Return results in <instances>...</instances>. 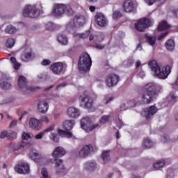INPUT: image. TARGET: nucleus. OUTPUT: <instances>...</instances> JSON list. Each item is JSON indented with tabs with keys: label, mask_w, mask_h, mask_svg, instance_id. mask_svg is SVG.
<instances>
[{
	"label": "nucleus",
	"mask_w": 178,
	"mask_h": 178,
	"mask_svg": "<svg viewBox=\"0 0 178 178\" xmlns=\"http://www.w3.org/2000/svg\"><path fill=\"white\" fill-rule=\"evenodd\" d=\"M134 63V60H133V58H129L128 60H127V66H130V65H132V63Z\"/></svg>",
	"instance_id": "nucleus-62"
},
{
	"label": "nucleus",
	"mask_w": 178,
	"mask_h": 178,
	"mask_svg": "<svg viewBox=\"0 0 178 178\" xmlns=\"http://www.w3.org/2000/svg\"><path fill=\"white\" fill-rule=\"evenodd\" d=\"M165 35H168V32H163V33H161L158 38H157V40L159 41H161V40L162 38H163V37H165Z\"/></svg>",
	"instance_id": "nucleus-58"
},
{
	"label": "nucleus",
	"mask_w": 178,
	"mask_h": 178,
	"mask_svg": "<svg viewBox=\"0 0 178 178\" xmlns=\"http://www.w3.org/2000/svg\"><path fill=\"white\" fill-rule=\"evenodd\" d=\"M155 83H149L144 86L143 90L144 92H146L143 95H151L153 97L154 95V90H155Z\"/></svg>",
	"instance_id": "nucleus-20"
},
{
	"label": "nucleus",
	"mask_w": 178,
	"mask_h": 178,
	"mask_svg": "<svg viewBox=\"0 0 178 178\" xmlns=\"http://www.w3.org/2000/svg\"><path fill=\"white\" fill-rule=\"evenodd\" d=\"M95 20L98 26H99L100 27H105V26L108 24L106 17L102 13H97L95 15Z\"/></svg>",
	"instance_id": "nucleus-15"
},
{
	"label": "nucleus",
	"mask_w": 178,
	"mask_h": 178,
	"mask_svg": "<svg viewBox=\"0 0 178 178\" xmlns=\"http://www.w3.org/2000/svg\"><path fill=\"white\" fill-rule=\"evenodd\" d=\"M22 140L26 141L29 140H31V138H33V134L30 132L24 131L22 135Z\"/></svg>",
	"instance_id": "nucleus-39"
},
{
	"label": "nucleus",
	"mask_w": 178,
	"mask_h": 178,
	"mask_svg": "<svg viewBox=\"0 0 178 178\" xmlns=\"http://www.w3.org/2000/svg\"><path fill=\"white\" fill-rule=\"evenodd\" d=\"M136 51H143V46L141 44H138L136 47Z\"/></svg>",
	"instance_id": "nucleus-63"
},
{
	"label": "nucleus",
	"mask_w": 178,
	"mask_h": 178,
	"mask_svg": "<svg viewBox=\"0 0 178 178\" xmlns=\"http://www.w3.org/2000/svg\"><path fill=\"white\" fill-rule=\"evenodd\" d=\"M49 109V105L46 100L40 101L38 104V111L40 113H47Z\"/></svg>",
	"instance_id": "nucleus-22"
},
{
	"label": "nucleus",
	"mask_w": 178,
	"mask_h": 178,
	"mask_svg": "<svg viewBox=\"0 0 178 178\" xmlns=\"http://www.w3.org/2000/svg\"><path fill=\"white\" fill-rule=\"evenodd\" d=\"M60 117V113H56L54 115V119H59Z\"/></svg>",
	"instance_id": "nucleus-64"
},
{
	"label": "nucleus",
	"mask_w": 178,
	"mask_h": 178,
	"mask_svg": "<svg viewBox=\"0 0 178 178\" xmlns=\"http://www.w3.org/2000/svg\"><path fill=\"white\" fill-rule=\"evenodd\" d=\"M41 122H44V123H48L49 122V118L47 116H42L40 119Z\"/></svg>",
	"instance_id": "nucleus-57"
},
{
	"label": "nucleus",
	"mask_w": 178,
	"mask_h": 178,
	"mask_svg": "<svg viewBox=\"0 0 178 178\" xmlns=\"http://www.w3.org/2000/svg\"><path fill=\"white\" fill-rule=\"evenodd\" d=\"M158 112V108L155 106H151L145 111V116L146 119H149L153 115Z\"/></svg>",
	"instance_id": "nucleus-27"
},
{
	"label": "nucleus",
	"mask_w": 178,
	"mask_h": 178,
	"mask_svg": "<svg viewBox=\"0 0 178 178\" xmlns=\"http://www.w3.org/2000/svg\"><path fill=\"white\" fill-rule=\"evenodd\" d=\"M49 132L50 134L49 135V138L51 141H54V143H59V135L56 134V132Z\"/></svg>",
	"instance_id": "nucleus-38"
},
{
	"label": "nucleus",
	"mask_w": 178,
	"mask_h": 178,
	"mask_svg": "<svg viewBox=\"0 0 178 178\" xmlns=\"http://www.w3.org/2000/svg\"><path fill=\"white\" fill-rule=\"evenodd\" d=\"M57 41L60 45H67L69 44V39L66 35L61 33L58 35Z\"/></svg>",
	"instance_id": "nucleus-31"
},
{
	"label": "nucleus",
	"mask_w": 178,
	"mask_h": 178,
	"mask_svg": "<svg viewBox=\"0 0 178 178\" xmlns=\"http://www.w3.org/2000/svg\"><path fill=\"white\" fill-rule=\"evenodd\" d=\"M145 2L147 4V5H154V3H158V5H159V3H162V2H161V0H144Z\"/></svg>",
	"instance_id": "nucleus-47"
},
{
	"label": "nucleus",
	"mask_w": 178,
	"mask_h": 178,
	"mask_svg": "<svg viewBox=\"0 0 178 178\" xmlns=\"http://www.w3.org/2000/svg\"><path fill=\"white\" fill-rule=\"evenodd\" d=\"M65 12H67L68 15H73V10L70 7H67L65 4L56 3L54 4L51 13L54 16H60Z\"/></svg>",
	"instance_id": "nucleus-5"
},
{
	"label": "nucleus",
	"mask_w": 178,
	"mask_h": 178,
	"mask_svg": "<svg viewBox=\"0 0 178 178\" xmlns=\"http://www.w3.org/2000/svg\"><path fill=\"white\" fill-rule=\"evenodd\" d=\"M151 26V21L149 19L143 18L139 19L137 23L135 24V29L137 31L143 32L146 29H148Z\"/></svg>",
	"instance_id": "nucleus-10"
},
{
	"label": "nucleus",
	"mask_w": 178,
	"mask_h": 178,
	"mask_svg": "<svg viewBox=\"0 0 178 178\" xmlns=\"http://www.w3.org/2000/svg\"><path fill=\"white\" fill-rule=\"evenodd\" d=\"M66 155V149L63 147L58 146L54 148L51 153V156L55 159H58V158H62V156H65Z\"/></svg>",
	"instance_id": "nucleus-14"
},
{
	"label": "nucleus",
	"mask_w": 178,
	"mask_h": 178,
	"mask_svg": "<svg viewBox=\"0 0 178 178\" xmlns=\"http://www.w3.org/2000/svg\"><path fill=\"white\" fill-rule=\"evenodd\" d=\"M81 105L84 108H92V99L88 95H84L81 97Z\"/></svg>",
	"instance_id": "nucleus-19"
},
{
	"label": "nucleus",
	"mask_w": 178,
	"mask_h": 178,
	"mask_svg": "<svg viewBox=\"0 0 178 178\" xmlns=\"http://www.w3.org/2000/svg\"><path fill=\"white\" fill-rule=\"evenodd\" d=\"M120 108H121L122 111H127V109L130 108V107L129 106L127 103H122L120 105Z\"/></svg>",
	"instance_id": "nucleus-52"
},
{
	"label": "nucleus",
	"mask_w": 178,
	"mask_h": 178,
	"mask_svg": "<svg viewBox=\"0 0 178 178\" xmlns=\"http://www.w3.org/2000/svg\"><path fill=\"white\" fill-rule=\"evenodd\" d=\"M74 20V22H76V23H79L80 26L86 24V18L83 16H76Z\"/></svg>",
	"instance_id": "nucleus-40"
},
{
	"label": "nucleus",
	"mask_w": 178,
	"mask_h": 178,
	"mask_svg": "<svg viewBox=\"0 0 178 178\" xmlns=\"http://www.w3.org/2000/svg\"><path fill=\"white\" fill-rule=\"evenodd\" d=\"M149 66L153 72L154 76L159 77V79H167L169 74H170L171 68L170 66H162L156 62L155 60L149 61Z\"/></svg>",
	"instance_id": "nucleus-1"
},
{
	"label": "nucleus",
	"mask_w": 178,
	"mask_h": 178,
	"mask_svg": "<svg viewBox=\"0 0 178 178\" xmlns=\"http://www.w3.org/2000/svg\"><path fill=\"white\" fill-rule=\"evenodd\" d=\"M112 101H113V97L111 95H106L104 96L103 102L105 105H108V104H109V102H112Z\"/></svg>",
	"instance_id": "nucleus-42"
},
{
	"label": "nucleus",
	"mask_w": 178,
	"mask_h": 178,
	"mask_svg": "<svg viewBox=\"0 0 178 178\" xmlns=\"http://www.w3.org/2000/svg\"><path fill=\"white\" fill-rule=\"evenodd\" d=\"M27 78L23 75H19L17 79V85L19 88L24 90L25 91H35L38 88H34L31 86L27 85Z\"/></svg>",
	"instance_id": "nucleus-9"
},
{
	"label": "nucleus",
	"mask_w": 178,
	"mask_h": 178,
	"mask_svg": "<svg viewBox=\"0 0 178 178\" xmlns=\"http://www.w3.org/2000/svg\"><path fill=\"white\" fill-rule=\"evenodd\" d=\"M17 125V120H13L10 124V129H13Z\"/></svg>",
	"instance_id": "nucleus-55"
},
{
	"label": "nucleus",
	"mask_w": 178,
	"mask_h": 178,
	"mask_svg": "<svg viewBox=\"0 0 178 178\" xmlns=\"http://www.w3.org/2000/svg\"><path fill=\"white\" fill-rule=\"evenodd\" d=\"M55 130V125H51L42 131L38 133L34 136L35 140H42V137L45 136V134H48V133H51V131H54Z\"/></svg>",
	"instance_id": "nucleus-24"
},
{
	"label": "nucleus",
	"mask_w": 178,
	"mask_h": 178,
	"mask_svg": "<svg viewBox=\"0 0 178 178\" xmlns=\"http://www.w3.org/2000/svg\"><path fill=\"white\" fill-rule=\"evenodd\" d=\"M142 146L143 148H151V147H154V142L149 138H146L144 139Z\"/></svg>",
	"instance_id": "nucleus-34"
},
{
	"label": "nucleus",
	"mask_w": 178,
	"mask_h": 178,
	"mask_svg": "<svg viewBox=\"0 0 178 178\" xmlns=\"http://www.w3.org/2000/svg\"><path fill=\"white\" fill-rule=\"evenodd\" d=\"M122 17V13H120V11L116 10L113 12V19H114L115 20H116V19H119V17Z\"/></svg>",
	"instance_id": "nucleus-48"
},
{
	"label": "nucleus",
	"mask_w": 178,
	"mask_h": 178,
	"mask_svg": "<svg viewBox=\"0 0 178 178\" xmlns=\"http://www.w3.org/2000/svg\"><path fill=\"white\" fill-rule=\"evenodd\" d=\"M51 60L44 58L41 62L42 66H49V65H51Z\"/></svg>",
	"instance_id": "nucleus-51"
},
{
	"label": "nucleus",
	"mask_w": 178,
	"mask_h": 178,
	"mask_svg": "<svg viewBox=\"0 0 178 178\" xmlns=\"http://www.w3.org/2000/svg\"><path fill=\"white\" fill-rule=\"evenodd\" d=\"M168 101L169 102H172V101H175L176 99V96H175L173 94H170L168 97H167Z\"/></svg>",
	"instance_id": "nucleus-54"
},
{
	"label": "nucleus",
	"mask_w": 178,
	"mask_h": 178,
	"mask_svg": "<svg viewBox=\"0 0 178 178\" xmlns=\"http://www.w3.org/2000/svg\"><path fill=\"white\" fill-rule=\"evenodd\" d=\"M165 47L168 51H173V49H175V41L172 40H168L165 43Z\"/></svg>",
	"instance_id": "nucleus-36"
},
{
	"label": "nucleus",
	"mask_w": 178,
	"mask_h": 178,
	"mask_svg": "<svg viewBox=\"0 0 178 178\" xmlns=\"http://www.w3.org/2000/svg\"><path fill=\"white\" fill-rule=\"evenodd\" d=\"M38 80H45L47 79V75L45 74H39L38 75Z\"/></svg>",
	"instance_id": "nucleus-56"
},
{
	"label": "nucleus",
	"mask_w": 178,
	"mask_h": 178,
	"mask_svg": "<svg viewBox=\"0 0 178 178\" xmlns=\"http://www.w3.org/2000/svg\"><path fill=\"white\" fill-rule=\"evenodd\" d=\"M24 17H37L40 15V10L35 6L27 5L22 11Z\"/></svg>",
	"instance_id": "nucleus-6"
},
{
	"label": "nucleus",
	"mask_w": 178,
	"mask_h": 178,
	"mask_svg": "<svg viewBox=\"0 0 178 178\" xmlns=\"http://www.w3.org/2000/svg\"><path fill=\"white\" fill-rule=\"evenodd\" d=\"M104 83L107 87H115L119 83V76L115 74H108L106 76Z\"/></svg>",
	"instance_id": "nucleus-11"
},
{
	"label": "nucleus",
	"mask_w": 178,
	"mask_h": 178,
	"mask_svg": "<svg viewBox=\"0 0 178 178\" xmlns=\"http://www.w3.org/2000/svg\"><path fill=\"white\" fill-rule=\"evenodd\" d=\"M168 136H163L161 137V140L162 143H168Z\"/></svg>",
	"instance_id": "nucleus-59"
},
{
	"label": "nucleus",
	"mask_w": 178,
	"mask_h": 178,
	"mask_svg": "<svg viewBox=\"0 0 178 178\" xmlns=\"http://www.w3.org/2000/svg\"><path fill=\"white\" fill-rule=\"evenodd\" d=\"M54 161L56 163V173H66V167H65V164H63V160L56 159Z\"/></svg>",
	"instance_id": "nucleus-16"
},
{
	"label": "nucleus",
	"mask_w": 178,
	"mask_h": 178,
	"mask_svg": "<svg viewBox=\"0 0 178 178\" xmlns=\"http://www.w3.org/2000/svg\"><path fill=\"white\" fill-rule=\"evenodd\" d=\"M144 104V102H143V95L141 97V99H134L132 100H130L129 102H127L128 106L129 108H133L134 106H136V105H138V104Z\"/></svg>",
	"instance_id": "nucleus-33"
},
{
	"label": "nucleus",
	"mask_w": 178,
	"mask_h": 178,
	"mask_svg": "<svg viewBox=\"0 0 178 178\" xmlns=\"http://www.w3.org/2000/svg\"><path fill=\"white\" fill-rule=\"evenodd\" d=\"M50 69L54 74H60L63 70V63H54L50 66Z\"/></svg>",
	"instance_id": "nucleus-18"
},
{
	"label": "nucleus",
	"mask_w": 178,
	"mask_h": 178,
	"mask_svg": "<svg viewBox=\"0 0 178 178\" xmlns=\"http://www.w3.org/2000/svg\"><path fill=\"white\" fill-rule=\"evenodd\" d=\"M102 159L104 163H106V162H108V161H109V150L103 152L102 155Z\"/></svg>",
	"instance_id": "nucleus-41"
},
{
	"label": "nucleus",
	"mask_w": 178,
	"mask_h": 178,
	"mask_svg": "<svg viewBox=\"0 0 178 178\" xmlns=\"http://www.w3.org/2000/svg\"><path fill=\"white\" fill-rule=\"evenodd\" d=\"M8 134H9V132H8L6 131H3L0 134V138H5L6 137H8Z\"/></svg>",
	"instance_id": "nucleus-53"
},
{
	"label": "nucleus",
	"mask_w": 178,
	"mask_h": 178,
	"mask_svg": "<svg viewBox=\"0 0 178 178\" xmlns=\"http://www.w3.org/2000/svg\"><path fill=\"white\" fill-rule=\"evenodd\" d=\"M165 165H166V160L160 159L153 164V168L155 170H161V169L165 168Z\"/></svg>",
	"instance_id": "nucleus-32"
},
{
	"label": "nucleus",
	"mask_w": 178,
	"mask_h": 178,
	"mask_svg": "<svg viewBox=\"0 0 178 178\" xmlns=\"http://www.w3.org/2000/svg\"><path fill=\"white\" fill-rule=\"evenodd\" d=\"M98 126H99V124L92 123V121H91V119L88 117L83 118L81 120V127L83 130H85L86 133L92 131V130H94V129H97Z\"/></svg>",
	"instance_id": "nucleus-7"
},
{
	"label": "nucleus",
	"mask_w": 178,
	"mask_h": 178,
	"mask_svg": "<svg viewBox=\"0 0 178 178\" xmlns=\"http://www.w3.org/2000/svg\"><path fill=\"white\" fill-rule=\"evenodd\" d=\"M84 169L88 172H94L97 169V163L95 161H87L84 164Z\"/></svg>",
	"instance_id": "nucleus-29"
},
{
	"label": "nucleus",
	"mask_w": 178,
	"mask_h": 178,
	"mask_svg": "<svg viewBox=\"0 0 178 178\" xmlns=\"http://www.w3.org/2000/svg\"><path fill=\"white\" fill-rule=\"evenodd\" d=\"M29 156L31 158L34 162H43L44 165L53 163L54 161L51 159H47L45 156H42L40 152L35 149L31 150L29 153Z\"/></svg>",
	"instance_id": "nucleus-4"
},
{
	"label": "nucleus",
	"mask_w": 178,
	"mask_h": 178,
	"mask_svg": "<svg viewBox=\"0 0 178 178\" xmlns=\"http://www.w3.org/2000/svg\"><path fill=\"white\" fill-rule=\"evenodd\" d=\"M15 44H16V40L13 38H9L6 41V47L7 48H13Z\"/></svg>",
	"instance_id": "nucleus-37"
},
{
	"label": "nucleus",
	"mask_w": 178,
	"mask_h": 178,
	"mask_svg": "<svg viewBox=\"0 0 178 178\" xmlns=\"http://www.w3.org/2000/svg\"><path fill=\"white\" fill-rule=\"evenodd\" d=\"M29 126L31 129H33V130H40L42 127L41 121L36 118H31L29 122Z\"/></svg>",
	"instance_id": "nucleus-23"
},
{
	"label": "nucleus",
	"mask_w": 178,
	"mask_h": 178,
	"mask_svg": "<svg viewBox=\"0 0 178 178\" xmlns=\"http://www.w3.org/2000/svg\"><path fill=\"white\" fill-rule=\"evenodd\" d=\"M109 119H111L110 115H102L100 118V123L105 124V123H108V122H109Z\"/></svg>",
	"instance_id": "nucleus-44"
},
{
	"label": "nucleus",
	"mask_w": 178,
	"mask_h": 178,
	"mask_svg": "<svg viewBox=\"0 0 178 178\" xmlns=\"http://www.w3.org/2000/svg\"><path fill=\"white\" fill-rule=\"evenodd\" d=\"M15 170L19 175H29L30 173V165L27 163L18 164L15 167Z\"/></svg>",
	"instance_id": "nucleus-12"
},
{
	"label": "nucleus",
	"mask_w": 178,
	"mask_h": 178,
	"mask_svg": "<svg viewBox=\"0 0 178 178\" xmlns=\"http://www.w3.org/2000/svg\"><path fill=\"white\" fill-rule=\"evenodd\" d=\"M74 38H75V40H79V38H86V34L74 33Z\"/></svg>",
	"instance_id": "nucleus-49"
},
{
	"label": "nucleus",
	"mask_w": 178,
	"mask_h": 178,
	"mask_svg": "<svg viewBox=\"0 0 178 178\" xmlns=\"http://www.w3.org/2000/svg\"><path fill=\"white\" fill-rule=\"evenodd\" d=\"M76 121H74V120H65L63 124V127L65 131L59 129L57 130L59 136L63 138H73V134L70 130H73V127H74Z\"/></svg>",
	"instance_id": "nucleus-2"
},
{
	"label": "nucleus",
	"mask_w": 178,
	"mask_h": 178,
	"mask_svg": "<svg viewBox=\"0 0 178 178\" xmlns=\"http://www.w3.org/2000/svg\"><path fill=\"white\" fill-rule=\"evenodd\" d=\"M76 24H73V23H70L67 26V31L72 32L73 31V30H74V27H76Z\"/></svg>",
	"instance_id": "nucleus-50"
},
{
	"label": "nucleus",
	"mask_w": 178,
	"mask_h": 178,
	"mask_svg": "<svg viewBox=\"0 0 178 178\" xmlns=\"http://www.w3.org/2000/svg\"><path fill=\"white\" fill-rule=\"evenodd\" d=\"M92 151H94V147L92 145H85L78 152V156H81V158H86V156L91 155Z\"/></svg>",
	"instance_id": "nucleus-13"
},
{
	"label": "nucleus",
	"mask_w": 178,
	"mask_h": 178,
	"mask_svg": "<svg viewBox=\"0 0 178 178\" xmlns=\"http://www.w3.org/2000/svg\"><path fill=\"white\" fill-rule=\"evenodd\" d=\"M92 61L91 57L87 53H83L81 55L78 62V69L81 73H87L90 72Z\"/></svg>",
	"instance_id": "nucleus-3"
},
{
	"label": "nucleus",
	"mask_w": 178,
	"mask_h": 178,
	"mask_svg": "<svg viewBox=\"0 0 178 178\" xmlns=\"http://www.w3.org/2000/svg\"><path fill=\"white\" fill-rule=\"evenodd\" d=\"M67 115L70 118L77 119L80 116V111L76 107H69L67 109Z\"/></svg>",
	"instance_id": "nucleus-25"
},
{
	"label": "nucleus",
	"mask_w": 178,
	"mask_h": 178,
	"mask_svg": "<svg viewBox=\"0 0 178 178\" xmlns=\"http://www.w3.org/2000/svg\"><path fill=\"white\" fill-rule=\"evenodd\" d=\"M163 90L162 86L161 85H156L155 83V88L153 92V96H151V95H143L142 99H143V102L144 104H149L152 101H154L155 98H156V95L159 94Z\"/></svg>",
	"instance_id": "nucleus-8"
},
{
	"label": "nucleus",
	"mask_w": 178,
	"mask_h": 178,
	"mask_svg": "<svg viewBox=\"0 0 178 178\" xmlns=\"http://www.w3.org/2000/svg\"><path fill=\"white\" fill-rule=\"evenodd\" d=\"M124 12L127 13H131L134 11V2L133 0H126L122 6Z\"/></svg>",
	"instance_id": "nucleus-17"
},
{
	"label": "nucleus",
	"mask_w": 178,
	"mask_h": 178,
	"mask_svg": "<svg viewBox=\"0 0 178 178\" xmlns=\"http://www.w3.org/2000/svg\"><path fill=\"white\" fill-rule=\"evenodd\" d=\"M31 145V143L30 142H24L22 141L19 143H14L13 144V149L15 151H17V149H21V151H23L24 148H27V147H30Z\"/></svg>",
	"instance_id": "nucleus-26"
},
{
	"label": "nucleus",
	"mask_w": 178,
	"mask_h": 178,
	"mask_svg": "<svg viewBox=\"0 0 178 178\" xmlns=\"http://www.w3.org/2000/svg\"><path fill=\"white\" fill-rule=\"evenodd\" d=\"M8 138H12L13 140L17 138V133L15 131H8Z\"/></svg>",
	"instance_id": "nucleus-45"
},
{
	"label": "nucleus",
	"mask_w": 178,
	"mask_h": 178,
	"mask_svg": "<svg viewBox=\"0 0 178 178\" xmlns=\"http://www.w3.org/2000/svg\"><path fill=\"white\" fill-rule=\"evenodd\" d=\"M95 40V41H97V40H98V41H101L102 39H101V38H97V37H94V36H92V35H90V41H92V40Z\"/></svg>",
	"instance_id": "nucleus-61"
},
{
	"label": "nucleus",
	"mask_w": 178,
	"mask_h": 178,
	"mask_svg": "<svg viewBox=\"0 0 178 178\" xmlns=\"http://www.w3.org/2000/svg\"><path fill=\"white\" fill-rule=\"evenodd\" d=\"M10 62L13 63L14 69L15 70H19V69L20 68V63H17V61H16V58L15 57H10Z\"/></svg>",
	"instance_id": "nucleus-43"
},
{
	"label": "nucleus",
	"mask_w": 178,
	"mask_h": 178,
	"mask_svg": "<svg viewBox=\"0 0 178 178\" xmlns=\"http://www.w3.org/2000/svg\"><path fill=\"white\" fill-rule=\"evenodd\" d=\"M33 58L34 56L33 55L31 48L26 49L21 56V59L23 60V62H29V60L33 59Z\"/></svg>",
	"instance_id": "nucleus-21"
},
{
	"label": "nucleus",
	"mask_w": 178,
	"mask_h": 178,
	"mask_svg": "<svg viewBox=\"0 0 178 178\" xmlns=\"http://www.w3.org/2000/svg\"><path fill=\"white\" fill-rule=\"evenodd\" d=\"M96 48L97 49H104V48H105V45L101 44H96Z\"/></svg>",
	"instance_id": "nucleus-60"
},
{
	"label": "nucleus",
	"mask_w": 178,
	"mask_h": 178,
	"mask_svg": "<svg viewBox=\"0 0 178 178\" xmlns=\"http://www.w3.org/2000/svg\"><path fill=\"white\" fill-rule=\"evenodd\" d=\"M146 40L147 42L153 47V49H155L156 48V37L152 35L147 34Z\"/></svg>",
	"instance_id": "nucleus-30"
},
{
	"label": "nucleus",
	"mask_w": 178,
	"mask_h": 178,
	"mask_svg": "<svg viewBox=\"0 0 178 178\" xmlns=\"http://www.w3.org/2000/svg\"><path fill=\"white\" fill-rule=\"evenodd\" d=\"M0 86L3 90H9L12 85L8 82H3L0 84Z\"/></svg>",
	"instance_id": "nucleus-46"
},
{
	"label": "nucleus",
	"mask_w": 178,
	"mask_h": 178,
	"mask_svg": "<svg viewBox=\"0 0 178 178\" xmlns=\"http://www.w3.org/2000/svg\"><path fill=\"white\" fill-rule=\"evenodd\" d=\"M170 29V25L168 22L163 20L160 22L158 26V31H162L163 33H168V30Z\"/></svg>",
	"instance_id": "nucleus-28"
},
{
	"label": "nucleus",
	"mask_w": 178,
	"mask_h": 178,
	"mask_svg": "<svg viewBox=\"0 0 178 178\" xmlns=\"http://www.w3.org/2000/svg\"><path fill=\"white\" fill-rule=\"evenodd\" d=\"M5 32L7 34H15L17 33V29H16V27L13 26V25H8L6 27Z\"/></svg>",
	"instance_id": "nucleus-35"
}]
</instances>
